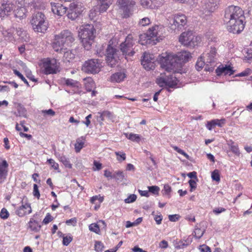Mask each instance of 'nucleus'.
Here are the masks:
<instances>
[{
  "label": "nucleus",
  "mask_w": 252,
  "mask_h": 252,
  "mask_svg": "<svg viewBox=\"0 0 252 252\" xmlns=\"http://www.w3.org/2000/svg\"><path fill=\"white\" fill-rule=\"evenodd\" d=\"M191 58L189 52L182 51L176 54H169L161 56L159 59L160 66L168 72V74H160L156 79V83L160 87L174 88L178 84V80L170 72H176L181 67L182 63H186Z\"/></svg>",
  "instance_id": "f257e3e1"
},
{
  "label": "nucleus",
  "mask_w": 252,
  "mask_h": 252,
  "mask_svg": "<svg viewBox=\"0 0 252 252\" xmlns=\"http://www.w3.org/2000/svg\"><path fill=\"white\" fill-rule=\"evenodd\" d=\"M245 20L244 11L240 7L231 5L225 9L224 21L227 24L229 32L240 33L244 29Z\"/></svg>",
  "instance_id": "f03ea898"
},
{
  "label": "nucleus",
  "mask_w": 252,
  "mask_h": 252,
  "mask_svg": "<svg viewBox=\"0 0 252 252\" xmlns=\"http://www.w3.org/2000/svg\"><path fill=\"white\" fill-rule=\"evenodd\" d=\"M74 41L73 34L68 30H63L59 34H56L52 43V47L55 51L61 52L70 46Z\"/></svg>",
  "instance_id": "7ed1b4c3"
},
{
  "label": "nucleus",
  "mask_w": 252,
  "mask_h": 252,
  "mask_svg": "<svg viewBox=\"0 0 252 252\" xmlns=\"http://www.w3.org/2000/svg\"><path fill=\"white\" fill-rule=\"evenodd\" d=\"M95 30L92 25L87 24L82 26L79 31V36L81 42L87 50L91 49L95 37Z\"/></svg>",
  "instance_id": "20e7f679"
},
{
  "label": "nucleus",
  "mask_w": 252,
  "mask_h": 252,
  "mask_svg": "<svg viewBox=\"0 0 252 252\" xmlns=\"http://www.w3.org/2000/svg\"><path fill=\"white\" fill-rule=\"evenodd\" d=\"M217 49L215 46L211 45L201 55L202 59L206 62L205 70L209 72H212L216 66L218 57Z\"/></svg>",
  "instance_id": "39448f33"
},
{
  "label": "nucleus",
  "mask_w": 252,
  "mask_h": 252,
  "mask_svg": "<svg viewBox=\"0 0 252 252\" xmlns=\"http://www.w3.org/2000/svg\"><path fill=\"white\" fill-rule=\"evenodd\" d=\"M34 32H44L48 28V23L45 20V15L41 12L34 13L31 21Z\"/></svg>",
  "instance_id": "423d86ee"
},
{
  "label": "nucleus",
  "mask_w": 252,
  "mask_h": 252,
  "mask_svg": "<svg viewBox=\"0 0 252 252\" xmlns=\"http://www.w3.org/2000/svg\"><path fill=\"white\" fill-rule=\"evenodd\" d=\"M42 69L46 75L56 74L60 71L59 63L55 59H46L42 62Z\"/></svg>",
  "instance_id": "0eeeda50"
},
{
  "label": "nucleus",
  "mask_w": 252,
  "mask_h": 252,
  "mask_svg": "<svg viewBox=\"0 0 252 252\" xmlns=\"http://www.w3.org/2000/svg\"><path fill=\"white\" fill-rule=\"evenodd\" d=\"M200 41V37L193 34L192 31L183 32L179 37V41L184 45L194 47Z\"/></svg>",
  "instance_id": "6e6552de"
},
{
  "label": "nucleus",
  "mask_w": 252,
  "mask_h": 252,
  "mask_svg": "<svg viewBox=\"0 0 252 252\" xmlns=\"http://www.w3.org/2000/svg\"><path fill=\"white\" fill-rule=\"evenodd\" d=\"M169 24L173 30H181L187 24L186 16L183 14H177L169 17Z\"/></svg>",
  "instance_id": "1a4fd4ad"
},
{
  "label": "nucleus",
  "mask_w": 252,
  "mask_h": 252,
  "mask_svg": "<svg viewBox=\"0 0 252 252\" xmlns=\"http://www.w3.org/2000/svg\"><path fill=\"white\" fill-rule=\"evenodd\" d=\"M101 67V63L97 59H90L83 64L82 70L87 73L95 74L98 73Z\"/></svg>",
  "instance_id": "9d476101"
},
{
  "label": "nucleus",
  "mask_w": 252,
  "mask_h": 252,
  "mask_svg": "<svg viewBox=\"0 0 252 252\" xmlns=\"http://www.w3.org/2000/svg\"><path fill=\"white\" fill-rule=\"evenodd\" d=\"M220 0H208L202 5L200 9V15L204 18L210 16L218 7Z\"/></svg>",
  "instance_id": "9b49d317"
},
{
  "label": "nucleus",
  "mask_w": 252,
  "mask_h": 252,
  "mask_svg": "<svg viewBox=\"0 0 252 252\" xmlns=\"http://www.w3.org/2000/svg\"><path fill=\"white\" fill-rule=\"evenodd\" d=\"M119 8L123 11L125 17H128L133 11L136 2L134 0H117Z\"/></svg>",
  "instance_id": "f8f14e48"
},
{
  "label": "nucleus",
  "mask_w": 252,
  "mask_h": 252,
  "mask_svg": "<svg viewBox=\"0 0 252 252\" xmlns=\"http://www.w3.org/2000/svg\"><path fill=\"white\" fill-rule=\"evenodd\" d=\"M16 9L15 4L11 0H0V18L8 16Z\"/></svg>",
  "instance_id": "ddd939ff"
},
{
  "label": "nucleus",
  "mask_w": 252,
  "mask_h": 252,
  "mask_svg": "<svg viewBox=\"0 0 252 252\" xmlns=\"http://www.w3.org/2000/svg\"><path fill=\"white\" fill-rule=\"evenodd\" d=\"M134 44L133 37L131 35H128L126 38L125 41L120 45V49L124 55L128 56H132L134 52L133 51V46Z\"/></svg>",
  "instance_id": "4468645a"
},
{
  "label": "nucleus",
  "mask_w": 252,
  "mask_h": 252,
  "mask_svg": "<svg viewBox=\"0 0 252 252\" xmlns=\"http://www.w3.org/2000/svg\"><path fill=\"white\" fill-rule=\"evenodd\" d=\"M83 11L81 3L79 2H72L69 5L67 17L71 20L76 19Z\"/></svg>",
  "instance_id": "2eb2a0df"
},
{
  "label": "nucleus",
  "mask_w": 252,
  "mask_h": 252,
  "mask_svg": "<svg viewBox=\"0 0 252 252\" xmlns=\"http://www.w3.org/2000/svg\"><path fill=\"white\" fill-rule=\"evenodd\" d=\"M158 28V25H155L150 28L145 34L141 35L140 36L141 44L142 45L148 44L149 43V40L151 38L157 37Z\"/></svg>",
  "instance_id": "dca6fc26"
},
{
  "label": "nucleus",
  "mask_w": 252,
  "mask_h": 252,
  "mask_svg": "<svg viewBox=\"0 0 252 252\" xmlns=\"http://www.w3.org/2000/svg\"><path fill=\"white\" fill-rule=\"evenodd\" d=\"M105 56L106 61L109 65L112 67L116 64L117 59L116 57V49L110 45H108L106 51Z\"/></svg>",
  "instance_id": "f3484780"
},
{
  "label": "nucleus",
  "mask_w": 252,
  "mask_h": 252,
  "mask_svg": "<svg viewBox=\"0 0 252 252\" xmlns=\"http://www.w3.org/2000/svg\"><path fill=\"white\" fill-rule=\"evenodd\" d=\"M141 64L147 70L153 69L154 68L153 55L145 52L141 60Z\"/></svg>",
  "instance_id": "a211bd4d"
},
{
  "label": "nucleus",
  "mask_w": 252,
  "mask_h": 252,
  "mask_svg": "<svg viewBox=\"0 0 252 252\" xmlns=\"http://www.w3.org/2000/svg\"><path fill=\"white\" fill-rule=\"evenodd\" d=\"M234 73V70L230 65H223V64H220L216 69V73L217 75L219 76L222 75L230 76L233 75Z\"/></svg>",
  "instance_id": "6ab92c4d"
},
{
  "label": "nucleus",
  "mask_w": 252,
  "mask_h": 252,
  "mask_svg": "<svg viewBox=\"0 0 252 252\" xmlns=\"http://www.w3.org/2000/svg\"><path fill=\"white\" fill-rule=\"evenodd\" d=\"M8 166L6 160L0 157V184L2 183L6 178Z\"/></svg>",
  "instance_id": "aec40b11"
},
{
  "label": "nucleus",
  "mask_w": 252,
  "mask_h": 252,
  "mask_svg": "<svg viewBox=\"0 0 252 252\" xmlns=\"http://www.w3.org/2000/svg\"><path fill=\"white\" fill-rule=\"evenodd\" d=\"M50 5L53 13L58 16H63L66 12V8L60 3L51 2Z\"/></svg>",
  "instance_id": "412c9836"
},
{
  "label": "nucleus",
  "mask_w": 252,
  "mask_h": 252,
  "mask_svg": "<svg viewBox=\"0 0 252 252\" xmlns=\"http://www.w3.org/2000/svg\"><path fill=\"white\" fill-rule=\"evenodd\" d=\"M32 212L31 205L29 203L22 204L16 210V213L19 217H23L27 214H29Z\"/></svg>",
  "instance_id": "4be33fe9"
},
{
  "label": "nucleus",
  "mask_w": 252,
  "mask_h": 252,
  "mask_svg": "<svg viewBox=\"0 0 252 252\" xmlns=\"http://www.w3.org/2000/svg\"><path fill=\"white\" fill-rule=\"evenodd\" d=\"M126 77V74L124 73L119 72L112 75L110 80L111 82L120 83L123 81Z\"/></svg>",
  "instance_id": "5701e85b"
},
{
  "label": "nucleus",
  "mask_w": 252,
  "mask_h": 252,
  "mask_svg": "<svg viewBox=\"0 0 252 252\" xmlns=\"http://www.w3.org/2000/svg\"><path fill=\"white\" fill-rule=\"evenodd\" d=\"M29 228L32 231L37 232L39 231L41 228V225L38 222L34 220L33 219H31L29 222Z\"/></svg>",
  "instance_id": "b1692460"
},
{
  "label": "nucleus",
  "mask_w": 252,
  "mask_h": 252,
  "mask_svg": "<svg viewBox=\"0 0 252 252\" xmlns=\"http://www.w3.org/2000/svg\"><path fill=\"white\" fill-rule=\"evenodd\" d=\"M14 31L15 29L14 28L9 29L4 31L2 32V34L6 40L12 41L14 40L13 35Z\"/></svg>",
  "instance_id": "393cba45"
},
{
  "label": "nucleus",
  "mask_w": 252,
  "mask_h": 252,
  "mask_svg": "<svg viewBox=\"0 0 252 252\" xmlns=\"http://www.w3.org/2000/svg\"><path fill=\"white\" fill-rule=\"evenodd\" d=\"M140 3L143 7L146 8H154L159 6L154 0H141Z\"/></svg>",
  "instance_id": "a878e982"
},
{
  "label": "nucleus",
  "mask_w": 252,
  "mask_h": 252,
  "mask_svg": "<svg viewBox=\"0 0 252 252\" xmlns=\"http://www.w3.org/2000/svg\"><path fill=\"white\" fill-rule=\"evenodd\" d=\"M85 140V139L83 136L77 139L74 145L75 150L76 153L80 152L81 150L84 147Z\"/></svg>",
  "instance_id": "bb28decb"
},
{
  "label": "nucleus",
  "mask_w": 252,
  "mask_h": 252,
  "mask_svg": "<svg viewBox=\"0 0 252 252\" xmlns=\"http://www.w3.org/2000/svg\"><path fill=\"white\" fill-rule=\"evenodd\" d=\"M227 144L232 153L237 156L240 155V153L237 144H235L232 140L228 141Z\"/></svg>",
  "instance_id": "cd10ccee"
},
{
  "label": "nucleus",
  "mask_w": 252,
  "mask_h": 252,
  "mask_svg": "<svg viewBox=\"0 0 252 252\" xmlns=\"http://www.w3.org/2000/svg\"><path fill=\"white\" fill-rule=\"evenodd\" d=\"M124 134L127 139L133 142L138 143L141 140V137L138 134L125 133Z\"/></svg>",
  "instance_id": "c85d7f7f"
},
{
  "label": "nucleus",
  "mask_w": 252,
  "mask_h": 252,
  "mask_svg": "<svg viewBox=\"0 0 252 252\" xmlns=\"http://www.w3.org/2000/svg\"><path fill=\"white\" fill-rule=\"evenodd\" d=\"M16 32L19 38H20L22 40L27 41L29 39V36L27 35L26 31H24L22 29L19 28L16 29Z\"/></svg>",
  "instance_id": "c756f323"
},
{
  "label": "nucleus",
  "mask_w": 252,
  "mask_h": 252,
  "mask_svg": "<svg viewBox=\"0 0 252 252\" xmlns=\"http://www.w3.org/2000/svg\"><path fill=\"white\" fill-rule=\"evenodd\" d=\"M17 112L15 113L16 116L19 117H25L26 115V110L21 104H18L17 108Z\"/></svg>",
  "instance_id": "7c9ffc66"
},
{
  "label": "nucleus",
  "mask_w": 252,
  "mask_h": 252,
  "mask_svg": "<svg viewBox=\"0 0 252 252\" xmlns=\"http://www.w3.org/2000/svg\"><path fill=\"white\" fill-rule=\"evenodd\" d=\"M204 66L205 67L206 66V62L205 60L202 59L201 56L199 58L196 63L195 67L196 69L199 71L201 70Z\"/></svg>",
  "instance_id": "2f4dec72"
},
{
  "label": "nucleus",
  "mask_w": 252,
  "mask_h": 252,
  "mask_svg": "<svg viewBox=\"0 0 252 252\" xmlns=\"http://www.w3.org/2000/svg\"><path fill=\"white\" fill-rule=\"evenodd\" d=\"M111 4V1L100 2L99 12L102 13L106 11Z\"/></svg>",
  "instance_id": "473e14b6"
},
{
  "label": "nucleus",
  "mask_w": 252,
  "mask_h": 252,
  "mask_svg": "<svg viewBox=\"0 0 252 252\" xmlns=\"http://www.w3.org/2000/svg\"><path fill=\"white\" fill-rule=\"evenodd\" d=\"M59 160L67 168H71L72 164L70 163V161L68 158L64 156H61L59 158Z\"/></svg>",
  "instance_id": "72a5a7b5"
},
{
  "label": "nucleus",
  "mask_w": 252,
  "mask_h": 252,
  "mask_svg": "<svg viewBox=\"0 0 252 252\" xmlns=\"http://www.w3.org/2000/svg\"><path fill=\"white\" fill-rule=\"evenodd\" d=\"M124 177V174L123 172L121 171L116 172L113 174V179H115L116 180L122 181Z\"/></svg>",
  "instance_id": "f704fd0d"
},
{
  "label": "nucleus",
  "mask_w": 252,
  "mask_h": 252,
  "mask_svg": "<svg viewBox=\"0 0 252 252\" xmlns=\"http://www.w3.org/2000/svg\"><path fill=\"white\" fill-rule=\"evenodd\" d=\"M171 192V187L168 185L166 184L164 186L163 189L162 190L161 192L163 195H166L168 196V198H170L171 197L170 193Z\"/></svg>",
  "instance_id": "c9c22d12"
},
{
  "label": "nucleus",
  "mask_w": 252,
  "mask_h": 252,
  "mask_svg": "<svg viewBox=\"0 0 252 252\" xmlns=\"http://www.w3.org/2000/svg\"><path fill=\"white\" fill-rule=\"evenodd\" d=\"M204 230L199 228H196L194 229L193 235L196 239H200L204 233Z\"/></svg>",
  "instance_id": "e433bc0d"
},
{
  "label": "nucleus",
  "mask_w": 252,
  "mask_h": 252,
  "mask_svg": "<svg viewBox=\"0 0 252 252\" xmlns=\"http://www.w3.org/2000/svg\"><path fill=\"white\" fill-rule=\"evenodd\" d=\"M115 155L117 156V159L119 162H122L124 161L126 159V155L123 152H116L115 153Z\"/></svg>",
  "instance_id": "4c0bfd02"
},
{
  "label": "nucleus",
  "mask_w": 252,
  "mask_h": 252,
  "mask_svg": "<svg viewBox=\"0 0 252 252\" xmlns=\"http://www.w3.org/2000/svg\"><path fill=\"white\" fill-rule=\"evenodd\" d=\"M151 23V20L148 17H144L140 19L138 24L142 27H145L149 25Z\"/></svg>",
  "instance_id": "58836bf2"
},
{
  "label": "nucleus",
  "mask_w": 252,
  "mask_h": 252,
  "mask_svg": "<svg viewBox=\"0 0 252 252\" xmlns=\"http://www.w3.org/2000/svg\"><path fill=\"white\" fill-rule=\"evenodd\" d=\"M9 216V212L7 210V209L5 208H3L0 212V218L5 220L8 218Z\"/></svg>",
  "instance_id": "ea45409f"
},
{
  "label": "nucleus",
  "mask_w": 252,
  "mask_h": 252,
  "mask_svg": "<svg viewBox=\"0 0 252 252\" xmlns=\"http://www.w3.org/2000/svg\"><path fill=\"white\" fill-rule=\"evenodd\" d=\"M149 191L152 193L158 195V194L160 189L157 186H152L148 187Z\"/></svg>",
  "instance_id": "a19ab883"
},
{
  "label": "nucleus",
  "mask_w": 252,
  "mask_h": 252,
  "mask_svg": "<svg viewBox=\"0 0 252 252\" xmlns=\"http://www.w3.org/2000/svg\"><path fill=\"white\" fill-rule=\"evenodd\" d=\"M77 81L72 79H66L65 81V84L68 86L75 87L77 86Z\"/></svg>",
  "instance_id": "79ce46f5"
},
{
  "label": "nucleus",
  "mask_w": 252,
  "mask_h": 252,
  "mask_svg": "<svg viewBox=\"0 0 252 252\" xmlns=\"http://www.w3.org/2000/svg\"><path fill=\"white\" fill-rule=\"evenodd\" d=\"M94 249L96 252H102L104 249V245L100 241H96L94 245Z\"/></svg>",
  "instance_id": "37998d69"
},
{
  "label": "nucleus",
  "mask_w": 252,
  "mask_h": 252,
  "mask_svg": "<svg viewBox=\"0 0 252 252\" xmlns=\"http://www.w3.org/2000/svg\"><path fill=\"white\" fill-rule=\"evenodd\" d=\"M211 177L214 181L219 182L220 181V176L218 170H215L212 172Z\"/></svg>",
  "instance_id": "c03bdc74"
},
{
  "label": "nucleus",
  "mask_w": 252,
  "mask_h": 252,
  "mask_svg": "<svg viewBox=\"0 0 252 252\" xmlns=\"http://www.w3.org/2000/svg\"><path fill=\"white\" fill-rule=\"evenodd\" d=\"M25 7L30 6L31 9H35L37 7L33 0H26Z\"/></svg>",
  "instance_id": "a18cd8bd"
},
{
  "label": "nucleus",
  "mask_w": 252,
  "mask_h": 252,
  "mask_svg": "<svg viewBox=\"0 0 252 252\" xmlns=\"http://www.w3.org/2000/svg\"><path fill=\"white\" fill-rule=\"evenodd\" d=\"M14 73L18 76L27 86H30L28 81L24 77V76L17 70L15 69L13 70Z\"/></svg>",
  "instance_id": "49530a36"
},
{
  "label": "nucleus",
  "mask_w": 252,
  "mask_h": 252,
  "mask_svg": "<svg viewBox=\"0 0 252 252\" xmlns=\"http://www.w3.org/2000/svg\"><path fill=\"white\" fill-rule=\"evenodd\" d=\"M89 229L91 231L94 232L97 234L100 231V229L98 225L96 223H92L89 226Z\"/></svg>",
  "instance_id": "de8ad7c7"
},
{
  "label": "nucleus",
  "mask_w": 252,
  "mask_h": 252,
  "mask_svg": "<svg viewBox=\"0 0 252 252\" xmlns=\"http://www.w3.org/2000/svg\"><path fill=\"white\" fill-rule=\"evenodd\" d=\"M190 243L189 240H181L179 241L177 248L178 249H183L188 246Z\"/></svg>",
  "instance_id": "09e8293b"
},
{
  "label": "nucleus",
  "mask_w": 252,
  "mask_h": 252,
  "mask_svg": "<svg viewBox=\"0 0 252 252\" xmlns=\"http://www.w3.org/2000/svg\"><path fill=\"white\" fill-rule=\"evenodd\" d=\"M41 113L44 116H46V115L54 116L55 115V112L52 109L43 110L41 111Z\"/></svg>",
  "instance_id": "8fccbe9b"
},
{
  "label": "nucleus",
  "mask_w": 252,
  "mask_h": 252,
  "mask_svg": "<svg viewBox=\"0 0 252 252\" xmlns=\"http://www.w3.org/2000/svg\"><path fill=\"white\" fill-rule=\"evenodd\" d=\"M137 198L135 194H130L128 197L125 199V202L126 203H130L134 202Z\"/></svg>",
  "instance_id": "3c124183"
},
{
  "label": "nucleus",
  "mask_w": 252,
  "mask_h": 252,
  "mask_svg": "<svg viewBox=\"0 0 252 252\" xmlns=\"http://www.w3.org/2000/svg\"><path fill=\"white\" fill-rule=\"evenodd\" d=\"M26 0H15L14 4H15L16 8L17 9L19 8H22L23 7H25Z\"/></svg>",
  "instance_id": "603ef678"
},
{
  "label": "nucleus",
  "mask_w": 252,
  "mask_h": 252,
  "mask_svg": "<svg viewBox=\"0 0 252 252\" xmlns=\"http://www.w3.org/2000/svg\"><path fill=\"white\" fill-rule=\"evenodd\" d=\"M47 162L51 165L52 167L55 170L59 169V164L56 163L53 159L50 158L47 160Z\"/></svg>",
  "instance_id": "864d4df0"
},
{
  "label": "nucleus",
  "mask_w": 252,
  "mask_h": 252,
  "mask_svg": "<svg viewBox=\"0 0 252 252\" xmlns=\"http://www.w3.org/2000/svg\"><path fill=\"white\" fill-rule=\"evenodd\" d=\"M214 121V126H218L219 127H222L223 125V124L225 123V119H220V120H219V119H214L213 120Z\"/></svg>",
  "instance_id": "5fc2aeb1"
},
{
  "label": "nucleus",
  "mask_w": 252,
  "mask_h": 252,
  "mask_svg": "<svg viewBox=\"0 0 252 252\" xmlns=\"http://www.w3.org/2000/svg\"><path fill=\"white\" fill-rule=\"evenodd\" d=\"M72 238L71 236H65L63 237V244L64 246H68L69 244L72 241Z\"/></svg>",
  "instance_id": "6e6d98bb"
},
{
  "label": "nucleus",
  "mask_w": 252,
  "mask_h": 252,
  "mask_svg": "<svg viewBox=\"0 0 252 252\" xmlns=\"http://www.w3.org/2000/svg\"><path fill=\"white\" fill-rule=\"evenodd\" d=\"M172 148H173V149L175 151H176L179 154H180L183 155L185 158H189L188 155L186 153H185L183 150L180 149L177 146H173Z\"/></svg>",
  "instance_id": "4d7b16f0"
},
{
  "label": "nucleus",
  "mask_w": 252,
  "mask_h": 252,
  "mask_svg": "<svg viewBox=\"0 0 252 252\" xmlns=\"http://www.w3.org/2000/svg\"><path fill=\"white\" fill-rule=\"evenodd\" d=\"M103 117H105V118H107L110 120H112L114 118L113 113L109 111H103Z\"/></svg>",
  "instance_id": "13d9d810"
},
{
  "label": "nucleus",
  "mask_w": 252,
  "mask_h": 252,
  "mask_svg": "<svg viewBox=\"0 0 252 252\" xmlns=\"http://www.w3.org/2000/svg\"><path fill=\"white\" fill-rule=\"evenodd\" d=\"M33 194L35 197H36L38 199L39 198L40 193L38 190V186L36 184L33 185Z\"/></svg>",
  "instance_id": "bf43d9fd"
},
{
  "label": "nucleus",
  "mask_w": 252,
  "mask_h": 252,
  "mask_svg": "<svg viewBox=\"0 0 252 252\" xmlns=\"http://www.w3.org/2000/svg\"><path fill=\"white\" fill-rule=\"evenodd\" d=\"M189 187L190 188V191L192 192L196 188V183L194 180L190 179L189 180Z\"/></svg>",
  "instance_id": "052dcab7"
},
{
  "label": "nucleus",
  "mask_w": 252,
  "mask_h": 252,
  "mask_svg": "<svg viewBox=\"0 0 252 252\" xmlns=\"http://www.w3.org/2000/svg\"><path fill=\"white\" fill-rule=\"evenodd\" d=\"M52 220V217L50 214H48L43 220V223L46 224Z\"/></svg>",
  "instance_id": "680f3d73"
},
{
  "label": "nucleus",
  "mask_w": 252,
  "mask_h": 252,
  "mask_svg": "<svg viewBox=\"0 0 252 252\" xmlns=\"http://www.w3.org/2000/svg\"><path fill=\"white\" fill-rule=\"evenodd\" d=\"M214 121L213 120L207 122L206 126L207 128L209 130H212V129L215 126H214Z\"/></svg>",
  "instance_id": "e2e57ef3"
},
{
  "label": "nucleus",
  "mask_w": 252,
  "mask_h": 252,
  "mask_svg": "<svg viewBox=\"0 0 252 252\" xmlns=\"http://www.w3.org/2000/svg\"><path fill=\"white\" fill-rule=\"evenodd\" d=\"M64 57L66 59H68V61L69 62L70 59H72L74 58V55L69 51H66L64 52Z\"/></svg>",
  "instance_id": "0e129e2a"
},
{
  "label": "nucleus",
  "mask_w": 252,
  "mask_h": 252,
  "mask_svg": "<svg viewBox=\"0 0 252 252\" xmlns=\"http://www.w3.org/2000/svg\"><path fill=\"white\" fill-rule=\"evenodd\" d=\"M226 209L222 207H220V208H215L213 212L214 213H215L216 215H218L222 212H225Z\"/></svg>",
  "instance_id": "69168bd1"
},
{
  "label": "nucleus",
  "mask_w": 252,
  "mask_h": 252,
  "mask_svg": "<svg viewBox=\"0 0 252 252\" xmlns=\"http://www.w3.org/2000/svg\"><path fill=\"white\" fill-rule=\"evenodd\" d=\"M199 250L201 252H211L210 248L206 245H202L199 248Z\"/></svg>",
  "instance_id": "338daca9"
},
{
  "label": "nucleus",
  "mask_w": 252,
  "mask_h": 252,
  "mask_svg": "<svg viewBox=\"0 0 252 252\" xmlns=\"http://www.w3.org/2000/svg\"><path fill=\"white\" fill-rule=\"evenodd\" d=\"M179 215H170L168 216L169 220L171 221H176L179 219Z\"/></svg>",
  "instance_id": "774afa93"
}]
</instances>
